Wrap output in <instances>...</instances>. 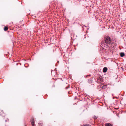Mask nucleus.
<instances>
[{
	"label": "nucleus",
	"instance_id": "nucleus-3",
	"mask_svg": "<svg viewBox=\"0 0 126 126\" xmlns=\"http://www.w3.org/2000/svg\"><path fill=\"white\" fill-rule=\"evenodd\" d=\"M107 70V68L106 67H104L103 69V72L104 73H105L106 72Z\"/></svg>",
	"mask_w": 126,
	"mask_h": 126
},
{
	"label": "nucleus",
	"instance_id": "nucleus-7",
	"mask_svg": "<svg viewBox=\"0 0 126 126\" xmlns=\"http://www.w3.org/2000/svg\"><path fill=\"white\" fill-rule=\"evenodd\" d=\"M84 126H91L89 125L88 124H86L84 125Z\"/></svg>",
	"mask_w": 126,
	"mask_h": 126
},
{
	"label": "nucleus",
	"instance_id": "nucleus-2",
	"mask_svg": "<svg viewBox=\"0 0 126 126\" xmlns=\"http://www.w3.org/2000/svg\"><path fill=\"white\" fill-rule=\"evenodd\" d=\"M31 122L32 124V126H34V121L33 119L32 120H31Z\"/></svg>",
	"mask_w": 126,
	"mask_h": 126
},
{
	"label": "nucleus",
	"instance_id": "nucleus-1",
	"mask_svg": "<svg viewBox=\"0 0 126 126\" xmlns=\"http://www.w3.org/2000/svg\"><path fill=\"white\" fill-rule=\"evenodd\" d=\"M105 42H103L101 44L102 47L103 49L107 51L110 49V47H112L111 46V41L110 38L108 36H106L104 38Z\"/></svg>",
	"mask_w": 126,
	"mask_h": 126
},
{
	"label": "nucleus",
	"instance_id": "nucleus-5",
	"mask_svg": "<svg viewBox=\"0 0 126 126\" xmlns=\"http://www.w3.org/2000/svg\"><path fill=\"white\" fill-rule=\"evenodd\" d=\"M124 55L125 54L124 53L122 52L120 53V55L121 57H123L124 56Z\"/></svg>",
	"mask_w": 126,
	"mask_h": 126
},
{
	"label": "nucleus",
	"instance_id": "nucleus-4",
	"mask_svg": "<svg viewBox=\"0 0 126 126\" xmlns=\"http://www.w3.org/2000/svg\"><path fill=\"white\" fill-rule=\"evenodd\" d=\"M106 126H112V125L109 123H106L105 124Z\"/></svg>",
	"mask_w": 126,
	"mask_h": 126
},
{
	"label": "nucleus",
	"instance_id": "nucleus-6",
	"mask_svg": "<svg viewBox=\"0 0 126 126\" xmlns=\"http://www.w3.org/2000/svg\"><path fill=\"white\" fill-rule=\"evenodd\" d=\"M8 29V28L7 27H5L4 28V30L5 31H6Z\"/></svg>",
	"mask_w": 126,
	"mask_h": 126
}]
</instances>
